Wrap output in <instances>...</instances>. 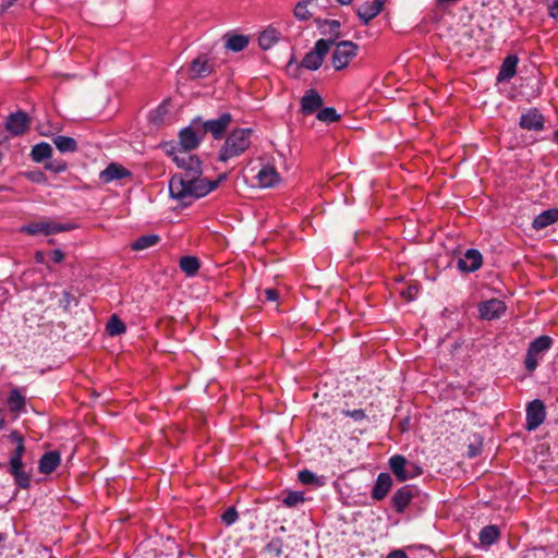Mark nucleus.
<instances>
[{
	"mask_svg": "<svg viewBox=\"0 0 558 558\" xmlns=\"http://www.w3.org/2000/svg\"><path fill=\"white\" fill-rule=\"evenodd\" d=\"M203 136L199 121L194 120L192 125L184 128L179 134L182 148L171 153L173 161L182 171L171 177L169 193L184 206L207 195L227 178V174H221L216 181L202 178L201 161L191 150L199 145Z\"/></svg>",
	"mask_w": 558,
	"mask_h": 558,
	"instance_id": "1",
	"label": "nucleus"
},
{
	"mask_svg": "<svg viewBox=\"0 0 558 558\" xmlns=\"http://www.w3.org/2000/svg\"><path fill=\"white\" fill-rule=\"evenodd\" d=\"M10 437L16 444V447L10 456L9 472L14 477V482L19 487L27 489L31 486V474L24 471V438L17 432H12Z\"/></svg>",
	"mask_w": 558,
	"mask_h": 558,
	"instance_id": "2",
	"label": "nucleus"
},
{
	"mask_svg": "<svg viewBox=\"0 0 558 558\" xmlns=\"http://www.w3.org/2000/svg\"><path fill=\"white\" fill-rule=\"evenodd\" d=\"M252 129H235L228 134L220 148L218 159L222 162L239 157L245 153L251 145Z\"/></svg>",
	"mask_w": 558,
	"mask_h": 558,
	"instance_id": "3",
	"label": "nucleus"
},
{
	"mask_svg": "<svg viewBox=\"0 0 558 558\" xmlns=\"http://www.w3.org/2000/svg\"><path fill=\"white\" fill-rule=\"evenodd\" d=\"M553 342L551 337L543 335L529 344L524 359V367L529 373H533L538 367L539 361L544 359Z\"/></svg>",
	"mask_w": 558,
	"mask_h": 558,
	"instance_id": "4",
	"label": "nucleus"
},
{
	"mask_svg": "<svg viewBox=\"0 0 558 558\" xmlns=\"http://www.w3.org/2000/svg\"><path fill=\"white\" fill-rule=\"evenodd\" d=\"M333 46V39L332 38H322L318 39L315 43L314 48L305 53L304 58L301 61V66L310 70V71H316L318 70L327 53L329 52L330 48Z\"/></svg>",
	"mask_w": 558,
	"mask_h": 558,
	"instance_id": "5",
	"label": "nucleus"
},
{
	"mask_svg": "<svg viewBox=\"0 0 558 558\" xmlns=\"http://www.w3.org/2000/svg\"><path fill=\"white\" fill-rule=\"evenodd\" d=\"M333 46L331 63L336 71H341L356 57L359 46L351 40L338 41Z\"/></svg>",
	"mask_w": 558,
	"mask_h": 558,
	"instance_id": "6",
	"label": "nucleus"
},
{
	"mask_svg": "<svg viewBox=\"0 0 558 558\" xmlns=\"http://www.w3.org/2000/svg\"><path fill=\"white\" fill-rule=\"evenodd\" d=\"M389 466L400 482H405L422 473L420 466L409 463L403 456L396 454L389 459Z\"/></svg>",
	"mask_w": 558,
	"mask_h": 558,
	"instance_id": "7",
	"label": "nucleus"
},
{
	"mask_svg": "<svg viewBox=\"0 0 558 558\" xmlns=\"http://www.w3.org/2000/svg\"><path fill=\"white\" fill-rule=\"evenodd\" d=\"M73 226L70 223H59L53 221H38L32 222L21 228V231L29 234H45L50 235L59 232L72 230Z\"/></svg>",
	"mask_w": 558,
	"mask_h": 558,
	"instance_id": "8",
	"label": "nucleus"
},
{
	"mask_svg": "<svg viewBox=\"0 0 558 558\" xmlns=\"http://www.w3.org/2000/svg\"><path fill=\"white\" fill-rule=\"evenodd\" d=\"M232 121V116L229 112L221 113L217 119H210L205 122H199L202 134L210 133L215 140L222 138L226 130Z\"/></svg>",
	"mask_w": 558,
	"mask_h": 558,
	"instance_id": "9",
	"label": "nucleus"
},
{
	"mask_svg": "<svg viewBox=\"0 0 558 558\" xmlns=\"http://www.w3.org/2000/svg\"><path fill=\"white\" fill-rule=\"evenodd\" d=\"M546 416L545 405L539 399L531 401L526 407V429L535 430L542 425Z\"/></svg>",
	"mask_w": 558,
	"mask_h": 558,
	"instance_id": "10",
	"label": "nucleus"
},
{
	"mask_svg": "<svg viewBox=\"0 0 558 558\" xmlns=\"http://www.w3.org/2000/svg\"><path fill=\"white\" fill-rule=\"evenodd\" d=\"M506 308V304L498 299H490L478 304L480 316L487 320L499 318Z\"/></svg>",
	"mask_w": 558,
	"mask_h": 558,
	"instance_id": "11",
	"label": "nucleus"
},
{
	"mask_svg": "<svg viewBox=\"0 0 558 558\" xmlns=\"http://www.w3.org/2000/svg\"><path fill=\"white\" fill-rule=\"evenodd\" d=\"M545 118L536 108H531L521 114L519 125L527 131H542L544 129Z\"/></svg>",
	"mask_w": 558,
	"mask_h": 558,
	"instance_id": "12",
	"label": "nucleus"
},
{
	"mask_svg": "<svg viewBox=\"0 0 558 558\" xmlns=\"http://www.w3.org/2000/svg\"><path fill=\"white\" fill-rule=\"evenodd\" d=\"M416 488L405 485L399 488L391 498V504L396 512L402 513L414 498Z\"/></svg>",
	"mask_w": 558,
	"mask_h": 558,
	"instance_id": "13",
	"label": "nucleus"
},
{
	"mask_svg": "<svg viewBox=\"0 0 558 558\" xmlns=\"http://www.w3.org/2000/svg\"><path fill=\"white\" fill-rule=\"evenodd\" d=\"M483 256L475 248L468 250L463 257L458 259V268L464 272H473L481 268Z\"/></svg>",
	"mask_w": 558,
	"mask_h": 558,
	"instance_id": "14",
	"label": "nucleus"
},
{
	"mask_svg": "<svg viewBox=\"0 0 558 558\" xmlns=\"http://www.w3.org/2000/svg\"><path fill=\"white\" fill-rule=\"evenodd\" d=\"M29 126V119L25 112L11 113L5 122V129L13 135L24 134Z\"/></svg>",
	"mask_w": 558,
	"mask_h": 558,
	"instance_id": "15",
	"label": "nucleus"
},
{
	"mask_svg": "<svg viewBox=\"0 0 558 558\" xmlns=\"http://www.w3.org/2000/svg\"><path fill=\"white\" fill-rule=\"evenodd\" d=\"M132 173L125 167L120 163L111 162L107 166L105 170H102L99 174V179L102 183H110L116 180H122L125 178H131Z\"/></svg>",
	"mask_w": 558,
	"mask_h": 558,
	"instance_id": "16",
	"label": "nucleus"
},
{
	"mask_svg": "<svg viewBox=\"0 0 558 558\" xmlns=\"http://www.w3.org/2000/svg\"><path fill=\"white\" fill-rule=\"evenodd\" d=\"M384 8V0H374L373 2H364L356 10L357 16L362 22L367 25L374 17H376Z\"/></svg>",
	"mask_w": 558,
	"mask_h": 558,
	"instance_id": "17",
	"label": "nucleus"
},
{
	"mask_svg": "<svg viewBox=\"0 0 558 558\" xmlns=\"http://www.w3.org/2000/svg\"><path fill=\"white\" fill-rule=\"evenodd\" d=\"M392 487V478L389 473H379L375 485L372 489V498L374 500H383Z\"/></svg>",
	"mask_w": 558,
	"mask_h": 558,
	"instance_id": "18",
	"label": "nucleus"
},
{
	"mask_svg": "<svg viewBox=\"0 0 558 558\" xmlns=\"http://www.w3.org/2000/svg\"><path fill=\"white\" fill-rule=\"evenodd\" d=\"M61 457L58 451H48L41 456L38 462V472L40 474H51L60 465Z\"/></svg>",
	"mask_w": 558,
	"mask_h": 558,
	"instance_id": "19",
	"label": "nucleus"
},
{
	"mask_svg": "<svg viewBox=\"0 0 558 558\" xmlns=\"http://www.w3.org/2000/svg\"><path fill=\"white\" fill-rule=\"evenodd\" d=\"M323 106V98L315 89H308L301 99L302 112L312 114Z\"/></svg>",
	"mask_w": 558,
	"mask_h": 558,
	"instance_id": "20",
	"label": "nucleus"
},
{
	"mask_svg": "<svg viewBox=\"0 0 558 558\" xmlns=\"http://www.w3.org/2000/svg\"><path fill=\"white\" fill-rule=\"evenodd\" d=\"M518 62L519 58L515 54L507 56L499 69L497 81L504 82L511 80L517 73Z\"/></svg>",
	"mask_w": 558,
	"mask_h": 558,
	"instance_id": "21",
	"label": "nucleus"
},
{
	"mask_svg": "<svg viewBox=\"0 0 558 558\" xmlns=\"http://www.w3.org/2000/svg\"><path fill=\"white\" fill-rule=\"evenodd\" d=\"M558 221V208H549L537 215L532 223L535 230H543Z\"/></svg>",
	"mask_w": 558,
	"mask_h": 558,
	"instance_id": "22",
	"label": "nucleus"
},
{
	"mask_svg": "<svg viewBox=\"0 0 558 558\" xmlns=\"http://www.w3.org/2000/svg\"><path fill=\"white\" fill-rule=\"evenodd\" d=\"M256 180L259 186L271 187L279 181V174L274 167L265 166L258 171Z\"/></svg>",
	"mask_w": 558,
	"mask_h": 558,
	"instance_id": "23",
	"label": "nucleus"
},
{
	"mask_svg": "<svg viewBox=\"0 0 558 558\" xmlns=\"http://www.w3.org/2000/svg\"><path fill=\"white\" fill-rule=\"evenodd\" d=\"M223 38H225L226 49L234 51V52L244 50L250 43V39L247 36L240 35V34L228 33L225 35Z\"/></svg>",
	"mask_w": 558,
	"mask_h": 558,
	"instance_id": "24",
	"label": "nucleus"
},
{
	"mask_svg": "<svg viewBox=\"0 0 558 558\" xmlns=\"http://www.w3.org/2000/svg\"><path fill=\"white\" fill-rule=\"evenodd\" d=\"M280 39V33L272 26L264 29L258 37V45L263 50L274 47Z\"/></svg>",
	"mask_w": 558,
	"mask_h": 558,
	"instance_id": "25",
	"label": "nucleus"
},
{
	"mask_svg": "<svg viewBox=\"0 0 558 558\" xmlns=\"http://www.w3.org/2000/svg\"><path fill=\"white\" fill-rule=\"evenodd\" d=\"M341 24L337 20H324L318 21V28L323 35H330L329 38L333 39V44L341 36L340 32Z\"/></svg>",
	"mask_w": 558,
	"mask_h": 558,
	"instance_id": "26",
	"label": "nucleus"
},
{
	"mask_svg": "<svg viewBox=\"0 0 558 558\" xmlns=\"http://www.w3.org/2000/svg\"><path fill=\"white\" fill-rule=\"evenodd\" d=\"M52 155V147L50 144L41 142L33 146L31 157L35 162H41L49 159Z\"/></svg>",
	"mask_w": 558,
	"mask_h": 558,
	"instance_id": "27",
	"label": "nucleus"
},
{
	"mask_svg": "<svg viewBox=\"0 0 558 558\" xmlns=\"http://www.w3.org/2000/svg\"><path fill=\"white\" fill-rule=\"evenodd\" d=\"M211 72V68L208 63V60L198 57L191 63V75L192 77H204L207 76Z\"/></svg>",
	"mask_w": 558,
	"mask_h": 558,
	"instance_id": "28",
	"label": "nucleus"
},
{
	"mask_svg": "<svg viewBox=\"0 0 558 558\" xmlns=\"http://www.w3.org/2000/svg\"><path fill=\"white\" fill-rule=\"evenodd\" d=\"M180 269L189 277H192L197 274L201 264L197 257L195 256H183L179 262Z\"/></svg>",
	"mask_w": 558,
	"mask_h": 558,
	"instance_id": "29",
	"label": "nucleus"
},
{
	"mask_svg": "<svg viewBox=\"0 0 558 558\" xmlns=\"http://www.w3.org/2000/svg\"><path fill=\"white\" fill-rule=\"evenodd\" d=\"M52 141L61 153H73L77 149V143L73 137L58 135Z\"/></svg>",
	"mask_w": 558,
	"mask_h": 558,
	"instance_id": "30",
	"label": "nucleus"
},
{
	"mask_svg": "<svg viewBox=\"0 0 558 558\" xmlns=\"http://www.w3.org/2000/svg\"><path fill=\"white\" fill-rule=\"evenodd\" d=\"M160 241V238L157 234H146L136 239L131 244V248L133 251H142L148 247L155 246Z\"/></svg>",
	"mask_w": 558,
	"mask_h": 558,
	"instance_id": "31",
	"label": "nucleus"
},
{
	"mask_svg": "<svg viewBox=\"0 0 558 558\" xmlns=\"http://www.w3.org/2000/svg\"><path fill=\"white\" fill-rule=\"evenodd\" d=\"M499 537V530L495 525H487L480 532V542L483 545L489 546L494 544Z\"/></svg>",
	"mask_w": 558,
	"mask_h": 558,
	"instance_id": "32",
	"label": "nucleus"
},
{
	"mask_svg": "<svg viewBox=\"0 0 558 558\" xmlns=\"http://www.w3.org/2000/svg\"><path fill=\"white\" fill-rule=\"evenodd\" d=\"M106 330L110 336H119L125 332L126 327L117 315H112L107 323Z\"/></svg>",
	"mask_w": 558,
	"mask_h": 558,
	"instance_id": "33",
	"label": "nucleus"
},
{
	"mask_svg": "<svg viewBox=\"0 0 558 558\" xmlns=\"http://www.w3.org/2000/svg\"><path fill=\"white\" fill-rule=\"evenodd\" d=\"M8 403L12 412H20L25 407V398L17 389H13L9 395Z\"/></svg>",
	"mask_w": 558,
	"mask_h": 558,
	"instance_id": "34",
	"label": "nucleus"
},
{
	"mask_svg": "<svg viewBox=\"0 0 558 558\" xmlns=\"http://www.w3.org/2000/svg\"><path fill=\"white\" fill-rule=\"evenodd\" d=\"M317 119L322 122L332 123L340 120V114L332 107H326L318 111Z\"/></svg>",
	"mask_w": 558,
	"mask_h": 558,
	"instance_id": "35",
	"label": "nucleus"
},
{
	"mask_svg": "<svg viewBox=\"0 0 558 558\" xmlns=\"http://www.w3.org/2000/svg\"><path fill=\"white\" fill-rule=\"evenodd\" d=\"M299 481L304 485L320 486L323 482L320 478L310 470H302L299 472Z\"/></svg>",
	"mask_w": 558,
	"mask_h": 558,
	"instance_id": "36",
	"label": "nucleus"
},
{
	"mask_svg": "<svg viewBox=\"0 0 558 558\" xmlns=\"http://www.w3.org/2000/svg\"><path fill=\"white\" fill-rule=\"evenodd\" d=\"M311 0L299 2L294 8V15L296 19L305 21L308 20L311 16V13L307 10V3H310Z\"/></svg>",
	"mask_w": 558,
	"mask_h": 558,
	"instance_id": "37",
	"label": "nucleus"
},
{
	"mask_svg": "<svg viewBox=\"0 0 558 558\" xmlns=\"http://www.w3.org/2000/svg\"><path fill=\"white\" fill-rule=\"evenodd\" d=\"M304 501L303 494L300 492H290L283 499V504L288 507H295Z\"/></svg>",
	"mask_w": 558,
	"mask_h": 558,
	"instance_id": "38",
	"label": "nucleus"
},
{
	"mask_svg": "<svg viewBox=\"0 0 558 558\" xmlns=\"http://www.w3.org/2000/svg\"><path fill=\"white\" fill-rule=\"evenodd\" d=\"M45 168L53 173H60L66 170V163L63 160H49Z\"/></svg>",
	"mask_w": 558,
	"mask_h": 558,
	"instance_id": "39",
	"label": "nucleus"
},
{
	"mask_svg": "<svg viewBox=\"0 0 558 558\" xmlns=\"http://www.w3.org/2000/svg\"><path fill=\"white\" fill-rule=\"evenodd\" d=\"M239 515L234 507L228 508L221 515L222 522L229 526L238 520Z\"/></svg>",
	"mask_w": 558,
	"mask_h": 558,
	"instance_id": "40",
	"label": "nucleus"
},
{
	"mask_svg": "<svg viewBox=\"0 0 558 558\" xmlns=\"http://www.w3.org/2000/svg\"><path fill=\"white\" fill-rule=\"evenodd\" d=\"M266 550L268 553H274L277 557H279L282 554V542L279 538L271 539L266 545Z\"/></svg>",
	"mask_w": 558,
	"mask_h": 558,
	"instance_id": "41",
	"label": "nucleus"
},
{
	"mask_svg": "<svg viewBox=\"0 0 558 558\" xmlns=\"http://www.w3.org/2000/svg\"><path fill=\"white\" fill-rule=\"evenodd\" d=\"M342 414L349 417H352L354 421H362L366 417V414L364 410L356 409V410H343Z\"/></svg>",
	"mask_w": 558,
	"mask_h": 558,
	"instance_id": "42",
	"label": "nucleus"
},
{
	"mask_svg": "<svg viewBox=\"0 0 558 558\" xmlns=\"http://www.w3.org/2000/svg\"><path fill=\"white\" fill-rule=\"evenodd\" d=\"M418 289L415 286H410L401 292V295L407 301H412L416 298Z\"/></svg>",
	"mask_w": 558,
	"mask_h": 558,
	"instance_id": "43",
	"label": "nucleus"
},
{
	"mask_svg": "<svg viewBox=\"0 0 558 558\" xmlns=\"http://www.w3.org/2000/svg\"><path fill=\"white\" fill-rule=\"evenodd\" d=\"M28 178L36 183H41L46 180V175L41 171H34L28 173Z\"/></svg>",
	"mask_w": 558,
	"mask_h": 558,
	"instance_id": "44",
	"label": "nucleus"
},
{
	"mask_svg": "<svg viewBox=\"0 0 558 558\" xmlns=\"http://www.w3.org/2000/svg\"><path fill=\"white\" fill-rule=\"evenodd\" d=\"M264 293H265V299L269 302H275L279 298V293L276 289H266Z\"/></svg>",
	"mask_w": 558,
	"mask_h": 558,
	"instance_id": "45",
	"label": "nucleus"
},
{
	"mask_svg": "<svg viewBox=\"0 0 558 558\" xmlns=\"http://www.w3.org/2000/svg\"><path fill=\"white\" fill-rule=\"evenodd\" d=\"M51 258L56 264H59L63 260L64 254L61 250L57 248L51 252Z\"/></svg>",
	"mask_w": 558,
	"mask_h": 558,
	"instance_id": "46",
	"label": "nucleus"
},
{
	"mask_svg": "<svg viewBox=\"0 0 558 558\" xmlns=\"http://www.w3.org/2000/svg\"><path fill=\"white\" fill-rule=\"evenodd\" d=\"M460 0H436V5L438 8H448L450 5H454L459 2Z\"/></svg>",
	"mask_w": 558,
	"mask_h": 558,
	"instance_id": "47",
	"label": "nucleus"
},
{
	"mask_svg": "<svg viewBox=\"0 0 558 558\" xmlns=\"http://www.w3.org/2000/svg\"><path fill=\"white\" fill-rule=\"evenodd\" d=\"M548 14L553 19L558 17V0L548 7Z\"/></svg>",
	"mask_w": 558,
	"mask_h": 558,
	"instance_id": "48",
	"label": "nucleus"
},
{
	"mask_svg": "<svg viewBox=\"0 0 558 558\" xmlns=\"http://www.w3.org/2000/svg\"><path fill=\"white\" fill-rule=\"evenodd\" d=\"M387 558H408L407 554L401 550V549H397V550H393L391 551Z\"/></svg>",
	"mask_w": 558,
	"mask_h": 558,
	"instance_id": "49",
	"label": "nucleus"
},
{
	"mask_svg": "<svg viewBox=\"0 0 558 558\" xmlns=\"http://www.w3.org/2000/svg\"><path fill=\"white\" fill-rule=\"evenodd\" d=\"M342 5H348L352 2V0H337Z\"/></svg>",
	"mask_w": 558,
	"mask_h": 558,
	"instance_id": "50",
	"label": "nucleus"
},
{
	"mask_svg": "<svg viewBox=\"0 0 558 558\" xmlns=\"http://www.w3.org/2000/svg\"><path fill=\"white\" fill-rule=\"evenodd\" d=\"M17 0H7L5 8L12 7Z\"/></svg>",
	"mask_w": 558,
	"mask_h": 558,
	"instance_id": "51",
	"label": "nucleus"
},
{
	"mask_svg": "<svg viewBox=\"0 0 558 558\" xmlns=\"http://www.w3.org/2000/svg\"><path fill=\"white\" fill-rule=\"evenodd\" d=\"M4 426V417L2 415V412L0 411V429Z\"/></svg>",
	"mask_w": 558,
	"mask_h": 558,
	"instance_id": "52",
	"label": "nucleus"
},
{
	"mask_svg": "<svg viewBox=\"0 0 558 558\" xmlns=\"http://www.w3.org/2000/svg\"><path fill=\"white\" fill-rule=\"evenodd\" d=\"M554 142L558 144V130L554 133Z\"/></svg>",
	"mask_w": 558,
	"mask_h": 558,
	"instance_id": "53",
	"label": "nucleus"
},
{
	"mask_svg": "<svg viewBox=\"0 0 558 558\" xmlns=\"http://www.w3.org/2000/svg\"><path fill=\"white\" fill-rule=\"evenodd\" d=\"M5 538H7V535L4 533L0 532V543L5 541Z\"/></svg>",
	"mask_w": 558,
	"mask_h": 558,
	"instance_id": "54",
	"label": "nucleus"
},
{
	"mask_svg": "<svg viewBox=\"0 0 558 558\" xmlns=\"http://www.w3.org/2000/svg\"><path fill=\"white\" fill-rule=\"evenodd\" d=\"M36 256H37V260H40L43 258V254L39 252L36 254Z\"/></svg>",
	"mask_w": 558,
	"mask_h": 558,
	"instance_id": "55",
	"label": "nucleus"
},
{
	"mask_svg": "<svg viewBox=\"0 0 558 558\" xmlns=\"http://www.w3.org/2000/svg\"><path fill=\"white\" fill-rule=\"evenodd\" d=\"M471 456H475L474 449H471Z\"/></svg>",
	"mask_w": 558,
	"mask_h": 558,
	"instance_id": "56",
	"label": "nucleus"
},
{
	"mask_svg": "<svg viewBox=\"0 0 558 558\" xmlns=\"http://www.w3.org/2000/svg\"><path fill=\"white\" fill-rule=\"evenodd\" d=\"M471 456H475L474 449H471Z\"/></svg>",
	"mask_w": 558,
	"mask_h": 558,
	"instance_id": "57",
	"label": "nucleus"
}]
</instances>
